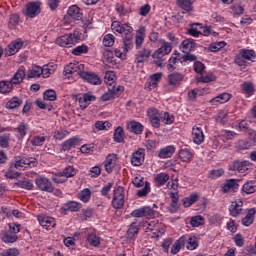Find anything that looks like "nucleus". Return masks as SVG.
I'll list each match as a JSON object with an SVG mask.
<instances>
[{"instance_id": "obj_1", "label": "nucleus", "mask_w": 256, "mask_h": 256, "mask_svg": "<svg viewBox=\"0 0 256 256\" xmlns=\"http://www.w3.org/2000/svg\"><path fill=\"white\" fill-rule=\"evenodd\" d=\"M80 37L81 36L79 35V32L75 31L74 33H69V34L60 36L59 38H57L56 43L60 47L69 48L72 45H75V43L79 41Z\"/></svg>"}, {"instance_id": "obj_2", "label": "nucleus", "mask_w": 256, "mask_h": 256, "mask_svg": "<svg viewBox=\"0 0 256 256\" xmlns=\"http://www.w3.org/2000/svg\"><path fill=\"white\" fill-rule=\"evenodd\" d=\"M124 205H125V188H123V186H118L116 189H114L112 207H114V209H122Z\"/></svg>"}, {"instance_id": "obj_3", "label": "nucleus", "mask_w": 256, "mask_h": 256, "mask_svg": "<svg viewBox=\"0 0 256 256\" xmlns=\"http://www.w3.org/2000/svg\"><path fill=\"white\" fill-rule=\"evenodd\" d=\"M123 91H125V87L116 86L115 82H112L108 87V92L102 95V101H111V99L119 97Z\"/></svg>"}, {"instance_id": "obj_4", "label": "nucleus", "mask_w": 256, "mask_h": 256, "mask_svg": "<svg viewBox=\"0 0 256 256\" xmlns=\"http://www.w3.org/2000/svg\"><path fill=\"white\" fill-rule=\"evenodd\" d=\"M112 31H115L116 33H119L122 35V37H126L128 35L133 34V27H131L129 24L121 23L120 21H114L111 24Z\"/></svg>"}, {"instance_id": "obj_5", "label": "nucleus", "mask_w": 256, "mask_h": 256, "mask_svg": "<svg viewBox=\"0 0 256 256\" xmlns=\"http://www.w3.org/2000/svg\"><path fill=\"white\" fill-rule=\"evenodd\" d=\"M39 165V162H37V158H20L19 160H16V162L12 165L15 169H21L24 167L25 169H33V167H37Z\"/></svg>"}, {"instance_id": "obj_6", "label": "nucleus", "mask_w": 256, "mask_h": 256, "mask_svg": "<svg viewBox=\"0 0 256 256\" xmlns=\"http://www.w3.org/2000/svg\"><path fill=\"white\" fill-rule=\"evenodd\" d=\"M36 187L40 191H45L46 193H53L55 187H53V182L47 177H39L35 179Z\"/></svg>"}, {"instance_id": "obj_7", "label": "nucleus", "mask_w": 256, "mask_h": 256, "mask_svg": "<svg viewBox=\"0 0 256 256\" xmlns=\"http://www.w3.org/2000/svg\"><path fill=\"white\" fill-rule=\"evenodd\" d=\"M147 115L150 120V123L154 129H159L161 127V113L155 107H150L147 110Z\"/></svg>"}, {"instance_id": "obj_8", "label": "nucleus", "mask_w": 256, "mask_h": 256, "mask_svg": "<svg viewBox=\"0 0 256 256\" xmlns=\"http://www.w3.org/2000/svg\"><path fill=\"white\" fill-rule=\"evenodd\" d=\"M37 219L41 227H43L44 229H47V231H51V229H54V227H56L57 225L55 218L49 217L45 214L38 215Z\"/></svg>"}, {"instance_id": "obj_9", "label": "nucleus", "mask_w": 256, "mask_h": 256, "mask_svg": "<svg viewBox=\"0 0 256 256\" xmlns=\"http://www.w3.org/2000/svg\"><path fill=\"white\" fill-rule=\"evenodd\" d=\"M239 190V180L228 179L221 185L222 193H237Z\"/></svg>"}, {"instance_id": "obj_10", "label": "nucleus", "mask_w": 256, "mask_h": 256, "mask_svg": "<svg viewBox=\"0 0 256 256\" xmlns=\"http://www.w3.org/2000/svg\"><path fill=\"white\" fill-rule=\"evenodd\" d=\"M161 79H163V73L162 72L152 74L147 79V82L145 84V89H147V91H153V89H157Z\"/></svg>"}, {"instance_id": "obj_11", "label": "nucleus", "mask_w": 256, "mask_h": 256, "mask_svg": "<svg viewBox=\"0 0 256 256\" xmlns=\"http://www.w3.org/2000/svg\"><path fill=\"white\" fill-rule=\"evenodd\" d=\"M183 79H185V76L183 74L179 72H174L167 76V84L170 87H174V89H177V87H181Z\"/></svg>"}, {"instance_id": "obj_12", "label": "nucleus", "mask_w": 256, "mask_h": 256, "mask_svg": "<svg viewBox=\"0 0 256 256\" xmlns=\"http://www.w3.org/2000/svg\"><path fill=\"white\" fill-rule=\"evenodd\" d=\"M131 163L134 167H141L142 163H145V149L138 148L131 155Z\"/></svg>"}, {"instance_id": "obj_13", "label": "nucleus", "mask_w": 256, "mask_h": 256, "mask_svg": "<svg viewBox=\"0 0 256 256\" xmlns=\"http://www.w3.org/2000/svg\"><path fill=\"white\" fill-rule=\"evenodd\" d=\"M80 77L90 85H101V77L94 72H80Z\"/></svg>"}, {"instance_id": "obj_14", "label": "nucleus", "mask_w": 256, "mask_h": 256, "mask_svg": "<svg viewBox=\"0 0 256 256\" xmlns=\"http://www.w3.org/2000/svg\"><path fill=\"white\" fill-rule=\"evenodd\" d=\"M132 217H155V210L149 206H144L134 210L131 213Z\"/></svg>"}, {"instance_id": "obj_15", "label": "nucleus", "mask_w": 256, "mask_h": 256, "mask_svg": "<svg viewBox=\"0 0 256 256\" xmlns=\"http://www.w3.org/2000/svg\"><path fill=\"white\" fill-rule=\"evenodd\" d=\"M41 13V6L37 2H29L26 6V16L33 19Z\"/></svg>"}, {"instance_id": "obj_16", "label": "nucleus", "mask_w": 256, "mask_h": 256, "mask_svg": "<svg viewBox=\"0 0 256 256\" xmlns=\"http://www.w3.org/2000/svg\"><path fill=\"white\" fill-rule=\"evenodd\" d=\"M172 49L173 47H171V44L169 42H164V44L152 54V57L153 59H161V57L169 55Z\"/></svg>"}, {"instance_id": "obj_17", "label": "nucleus", "mask_w": 256, "mask_h": 256, "mask_svg": "<svg viewBox=\"0 0 256 256\" xmlns=\"http://www.w3.org/2000/svg\"><path fill=\"white\" fill-rule=\"evenodd\" d=\"M192 139L196 145H201L205 141V134H203V128L194 126L192 128Z\"/></svg>"}, {"instance_id": "obj_18", "label": "nucleus", "mask_w": 256, "mask_h": 256, "mask_svg": "<svg viewBox=\"0 0 256 256\" xmlns=\"http://www.w3.org/2000/svg\"><path fill=\"white\" fill-rule=\"evenodd\" d=\"M73 73L81 75V73H83V64L70 63L67 66H65L64 75H73Z\"/></svg>"}, {"instance_id": "obj_19", "label": "nucleus", "mask_w": 256, "mask_h": 256, "mask_svg": "<svg viewBox=\"0 0 256 256\" xmlns=\"http://www.w3.org/2000/svg\"><path fill=\"white\" fill-rule=\"evenodd\" d=\"M96 97L94 95L85 93L83 94V96H81L78 99V103L80 105V109L85 110L86 108L89 107V105H91V101H95Z\"/></svg>"}, {"instance_id": "obj_20", "label": "nucleus", "mask_w": 256, "mask_h": 256, "mask_svg": "<svg viewBox=\"0 0 256 256\" xmlns=\"http://www.w3.org/2000/svg\"><path fill=\"white\" fill-rule=\"evenodd\" d=\"M232 171H238V173H245V171H249V161H235L230 166Z\"/></svg>"}, {"instance_id": "obj_21", "label": "nucleus", "mask_w": 256, "mask_h": 256, "mask_svg": "<svg viewBox=\"0 0 256 256\" xmlns=\"http://www.w3.org/2000/svg\"><path fill=\"white\" fill-rule=\"evenodd\" d=\"M243 211V201H234L231 203L229 212L232 217H238Z\"/></svg>"}, {"instance_id": "obj_22", "label": "nucleus", "mask_w": 256, "mask_h": 256, "mask_svg": "<svg viewBox=\"0 0 256 256\" xmlns=\"http://www.w3.org/2000/svg\"><path fill=\"white\" fill-rule=\"evenodd\" d=\"M126 127L130 133H135V135H141V133H143L142 124L135 120L128 122Z\"/></svg>"}, {"instance_id": "obj_23", "label": "nucleus", "mask_w": 256, "mask_h": 256, "mask_svg": "<svg viewBox=\"0 0 256 256\" xmlns=\"http://www.w3.org/2000/svg\"><path fill=\"white\" fill-rule=\"evenodd\" d=\"M67 15L75 21H81L83 19V13H81V9L77 5L70 6Z\"/></svg>"}, {"instance_id": "obj_24", "label": "nucleus", "mask_w": 256, "mask_h": 256, "mask_svg": "<svg viewBox=\"0 0 256 256\" xmlns=\"http://www.w3.org/2000/svg\"><path fill=\"white\" fill-rule=\"evenodd\" d=\"M83 205L79 202L69 201L65 203L62 207V211H70L72 213H77V211H81Z\"/></svg>"}, {"instance_id": "obj_25", "label": "nucleus", "mask_w": 256, "mask_h": 256, "mask_svg": "<svg viewBox=\"0 0 256 256\" xmlns=\"http://www.w3.org/2000/svg\"><path fill=\"white\" fill-rule=\"evenodd\" d=\"M181 49L183 53H191L197 49V43L193 39H186L182 42Z\"/></svg>"}, {"instance_id": "obj_26", "label": "nucleus", "mask_w": 256, "mask_h": 256, "mask_svg": "<svg viewBox=\"0 0 256 256\" xmlns=\"http://www.w3.org/2000/svg\"><path fill=\"white\" fill-rule=\"evenodd\" d=\"M79 145H81L79 138L72 137L62 144V151H71L73 147H79Z\"/></svg>"}, {"instance_id": "obj_27", "label": "nucleus", "mask_w": 256, "mask_h": 256, "mask_svg": "<svg viewBox=\"0 0 256 256\" xmlns=\"http://www.w3.org/2000/svg\"><path fill=\"white\" fill-rule=\"evenodd\" d=\"M185 243H187V235H183L173 244L171 248L172 255H177L181 251V247H185Z\"/></svg>"}, {"instance_id": "obj_28", "label": "nucleus", "mask_w": 256, "mask_h": 256, "mask_svg": "<svg viewBox=\"0 0 256 256\" xmlns=\"http://www.w3.org/2000/svg\"><path fill=\"white\" fill-rule=\"evenodd\" d=\"M47 71V68H41L40 66H34L32 69L28 70L27 78L28 79H35L36 77H41L43 73Z\"/></svg>"}, {"instance_id": "obj_29", "label": "nucleus", "mask_w": 256, "mask_h": 256, "mask_svg": "<svg viewBox=\"0 0 256 256\" xmlns=\"http://www.w3.org/2000/svg\"><path fill=\"white\" fill-rule=\"evenodd\" d=\"M19 239V236L17 234L7 231H3L1 233V240L3 243H16V241Z\"/></svg>"}, {"instance_id": "obj_30", "label": "nucleus", "mask_w": 256, "mask_h": 256, "mask_svg": "<svg viewBox=\"0 0 256 256\" xmlns=\"http://www.w3.org/2000/svg\"><path fill=\"white\" fill-rule=\"evenodd\" d=\"M174 153H175V146H167L162 148L158 152V157H160V159H169V157H173Z\"/></svg>"}, {"instance_id": "obj_31", "label": "nucleus", "mask_w": 256, "mask_h": 256, "mask_svg": "<svg viewBox=\"0 0 256 256\" xmlns=\"http://www.w3.org/2000/svg\"><path fill=\"white\" fill-rule=\"evenodd\" d=\"M255 208H251L248 210L246 216L242 219V225L245 227H249L250 225H253V221H255Z\"/></svg>"}, {"instance_id": "obj_32", "label": "nucleus", "mask_w": 256, "mask_h": 256, "mask_svg": "<svg viewBox=\"0 0 256 256\" xmlns=\"http://www.w3.org/2000/svg\"><path fill=\"white\" fill-rule=\"evenodd\" d=\"M256 192V180H250L244 183L242 186V193L246 195H252V193Z\"/></svg>"}, {"instance_id": "obj_33", "label": "nucleus", "mask_w": 256, "mask_h": 256, "mask_svg": "<svg viewBox=\"0 0 256 256\" xmlns=\"http://www.w3.org/2000/svg\"><path fill=\"white\" fill-rule=\"evenodd\" d=\"M86 241H88L89 245L92 247H99V245H101V237L97 236L95 232L88 233Z\"/></svg>"}, {"instance_id": "obj_34", "label": "nucleus", "mask_w": 256, "mask_h": 256, "mask_svg": "<svg viewBox=\"0 0 256 256\" xmlns=\"http://www.w3.org/2000/svg\"><path fill=\"white\" fill-rule=\"evenodd\" d=\"M23 47V42L19 40L12 41L8 45V53L9 55H15L16 53H19V50Z\"/></svg>"}, {"instance_id": "obj_35", "label": "nucleus", "mask_w": 256, "mask_h": 256, "mask_svg": "<svg viewBox=\"0 0 256 256\" xmlns=\"http://www.w3.org/2000/svg\"><path fill=\"white\" fill-rule=\"evenodd\" d=\"M149 57H151V50L144 48L136 55V61L137 63H145V61H148Z\"/></svg>"}, {"instance_id": "obj_36", "label": "nucleus", "mask_w": 256, "mask_h": 256, "mask_svg": "<svg viewBox=\"0 0 256 256\" xmlns=\"http://www.w3.org/2000/svg\"><path fill=\"white\" fill-rule=\"evenodd\" d=\"M115 159L116 156L114 154H110L106 157L105 169L107 173H113V169H115Z\"/></svg>"}, {"instance_id": "obj_37", "label": "nucleus", "mask_w": 256, "mask_h": 256, "mask_svg": "<svg viewBox=\"0 0 256 256\" xmlns=\"http://www.w3.org/2000/svg\"><path fill=\"white\" fill-rule=\"evenodd\" d=\"M176 4L180 9H183V11H187V13L193 11V0H177Z\"/></svg>"}, {"instance_id": "obj_38", "label": "nucleus", "mask_w": 256, "mask_h": 256, "mask_svg": "<svg viewBox=\"0 0 256 256\" xmlns=\"http://www.w3.org/2000/svg\"><path fill=\"white\" fill-rule=\"evenodd\" d=\"M113 55V51L111 50H106L103 53L104 62L106 63V65H109V67L117 65V62L115 61V57Z\"/></svg>"}, {"instance_id": "obj_39", "label": "nucleus", "mask_w": 256, "mask_h": 256, "mask_svg": "<svg viewBox=\"0 0 256 256\" xmlns=\"http://www.w3.org/2000/svg\"><path fill=\"white\" fill-rule=\"evenodd\" d=\"M23 79H25V71L19 69L11 78L10 82L12 85H20V83H23Z\"/></svg>"}, {"instance_id": "obj_40", "label": "nucleus", "mask_w": 256, "mask_h": 256, "mask_svg": "<svg viewBox=\"0 0 256 256\" xmlns=\"http://www.w3.org/2000/svg\"><path fill=\"white\" fill-rule=\"evenodd\" d=\"M13 91V84L11 81L2 80L0 81V93L2 95H7V93H11Z\"/></svg>"}, {"instance_id": "obj_41", "label": "nucleus", "mask_w": 256, "mask_h": 256, "mask_svg": "<svg viewBox=\"0 0 256 256\" xmlns=\"http://www.w3.org/2000/svg\"><path fill=\"white\" fill-rule=\"evenodd\" d=\"M169 196L171 198V211L175 213L179 209V192H170Z\"/></svg>"}, {"instance_id": "obj_42", "label": "nucleus", "mask_w": 256, "mask_h": 256, "mask_svg": "<svg viewBox=\"0 0 256 256\" xmlns=\"http://www.w3.org/2000/svg\"><path fill=\"white\" fill-rule=\"evenodd\" d=\"M231 99V94L229 93H222L215 98H213L210 103L211 105H217V103H227Z\"/></svg>"}, {"instance_id": "obj_43", "label": "nucleus", "mask_w": 256, "mask_h": 256, "mask_svg": "<svg viewBox=\"0 0 256 256\" xmlns=\"http://www.w3.org/2000/svg\"><path fill=\"white\" fill-rule=\"evenodd\" d=\"M179 157L184 163H189L193 161V152L189 149H182L179 151Z\"/></svg>"}, {"instance_id": "obj_44", "label": "nucleus", "mask_w": 256, "mask_h": 256, "mask_svg": "<svg viewBox=\"0 0 256 256\" xmlns=\"http://www.w3.org/2000/svg\"><path fill=\"white\" fill-rule=\"evenodd\" d=\"M23 105V100L19 97H13L6 103V109H17Z\"/></svg>"}, {"instance_id": "obj_45", "label": "nucleus", "mask_w": 256, "mask_h": 256, "mask_svg": "<svg viewBox=\"0 0 256 256\" xmlns=\"http://www.w3.org/2000/svg\"><path fill=\"white\" fill-rule=\"evenodd\" d=\"M114 141L116 143H123L125 141V131L123 127L118 126L114 131Z\"/></svg>"}, {"instance_id": "obj_46", "label": "nucleus", "mask_w": 256, "mask_h": 256, "mask_svg": "<svg viewBox=\"0 0 256 256\" xmlns=\"http://www.w3.org/2000/svg\"><path fill=\"white\" fill-rule=\"evenodd\" d=\"M239 55L243 57L245 61H253L255 59L256 54L253 50L241 49L239 51Z\"/></svg>"}, {"instance_id": "obj_47", "label": "nucleus", "mask_w": 256, "mask_h": 256, "mask_svg": "<svg viewBox=\"0 0 256 256\" xmlns=\"http://www.w3.org/2000/svg\"><path fill=\"white\" fill-rule=\"evenodd\" d=\"M16 187H20V189H26L27 191H32L33 189V181L31 180H19L15 183Z\"/></svg>"}, {"instance_id": "obj_48", "label": "nucleus", "mask_w": 256, "mask_h": 256, "mask_svg": "<svg viewBox=\"0 0 256 256\" xmlns=\"http://www.w3.org/2000/svg\"><path fill=\"white\" fill-rule=\"evenodd\" d=\"M167 181H169V174L167 173H160L157 174L155 177V183L157 184L158 187L165 185Z\"/></svg>"}, {"instance_id": "obj_49", "label": "nucleus", "mask_w": 256, "mask_h": 256, "mask_svg": "<svg viewBox=\"0 0 256 256\" xmlns=\"http://www.w3.org/2000/svg\"><path fill=\"white\" fill-rule=\"evenodd\" d=\"M123 44H124V53H127V51H129V49H133V34L124 36Z\"/></svg>"}, {"instance_id": "obj_50", "label": "nucleus", "mask_w": 256, "mask_h": 256, "mask_svg": "<svg viewBox=\"0 0 256 256\" xmlns=\"http://www.w3.org/2000/svg\"><path fill=\"white\" fill-rule=\"evenodd\" d=\"M186 241L188 243L187 249H189L190 251H195V249H197V247H199V242L197 241V237H195V236L189 237L187 235Z\"/></svg>"}, {"instance_id": "obj_51", "label": "nucleus", "mask_w": 256, "mask_h": 256, "mask_svg": "<svg viewBox=\"0 0 256 256\" xmlns=\"http://www.w3.org/2000/svg\"><path fill=\"white\" fill-rule=\"evenodd\" d=\"M242 91L246 93V95H253L255 93V85L252 82H244L242 84Z\"/></svg>"}, {"instance_id": "obj_52", "label": "nucleus", "mask_w": 256, "mask_h": 256, "mask_svg": "<svg viewBox=\"0 0 256 256\" xmlns=\"http://www.w3.org/2000/svg\"><path fill=\"white\" fill-rule=\"evenodd\" d=\"M190 225L192 227H201V225H205V218L201 215L193 216L190 220Z\"/></svg>"}, {"instance_id": "obj_53", "label": "nucleus", "mask_w": 256, "mask_h": 256, "mask_svg": "<svg viewBox=\"0 0 256 256\" xmlns=\"http://www.w3.org/2000/svg\"><path fill=\"white\" fill-rule=\"evenodd\" d=\"M213 81H217V76L213 73H208L207 75L201 76L197 79L198 83H211Z\"/></svg>"}, {"instance_id": "obj_54", "label": "nucleus", "mask_w": 256, "mask_h": 256, "mask_svg": "<svg viewBox=\"0 0 256 256\" xmlns=\"http://www.w3.org/2000/svg\"><path fill=\"white\" fill-rule=\"evenodd\" d=\"M78 198L83 203H88L89 199H91V190L89 188H85L78 194Z\"/></svg>"}, {"instance_id": "obj_55", "label": "nucleus", "mask_w": 256, "mask_h": 256, "mask_svg": "<svg viewBox=\"0 0 256 256\" xmlns=\"http://www.w3.org/2000/svg\"><path fill=\"white\" fill-rule=\"evenodd\" d=\"M43 97L45 101H57V92L53 89L46 90Z\"/></svg>"}, {"instance_id": "obj_56", "label": "nucleus", "mask_w": 256, "mask_h": 256, "mask_svg": "<svg viewBox=\"0 0 256 256\" xmlns=\"http://www.w3.org/2000/svg\"><path fill=\"white\" fill-rule=\"evenodd\" d=\"M85 53H89V47L85 44L77 46L72 50V54L76 56L83 55Z\"/></svg>"}, {"instance_id": "obj_57", "label": "nucleus", "mask_w": 256, "mask_h": 256, "mask_svg": "<svg viewBox=\"0 0 256 256\" xmlns=\"http://www.w3.org/2000/svg\"><path fill=\"white\" fill-rule=\"evenodd\" d=\"M160 121L162 123H165V125H171L175 121V117L170 116L169 112H164L163 114H160Z\"/></svg>"}, {"instance_id": "obj_58", "label": "nucleus", "mask_w": 256, "mask_h": 256, "mask_svg": "<svg viewBox=\"0 0 256 256\" xmlns=\"http://www.w3.org/2000/svg\"><path fill=\"white\" fill-rule=\"evenodd\" d=\"M198 29H203V26H201V24H193L188 30L189 35H192V37H199V35H202V32Z\"/></svg>"}, {"instance_id": "obj_59", "label": "nucleus", "mask_w": 256, "mask_h": 256, "mask_svg": "<svg viewBox=\"0 0 256 256\" xmlns=\"http://www.w3.org/2000/svg\"><path fill=\"white\" fill-rule=\"evenodd\" d=\"M104 47H113L115 45V36L113 34H107L103 38Z\"/></svg>"}, {"instance_id": "obj_60", "label": "nucleus", "mask_w": 256, "mask_h": 256, "mask_svg": "<svg viewBox=\"0 0 256 256\" xmlns=\"http://www.w3.org/2000/svg\"><path fill=\"white\" fill-rule=\"evenodd\" d=\"M62 173L66 179H69L77 175V170L73 166H67Z\"/></svg>"}, {"instance_id": "obj_61", "label": "nucleus", "mask_w": 256, "mask_h": 256, "mask_svg": "<svg viewBox=\"0 0 256 256\" xmlns=\"http://www.w3.org/2000/svg\"><path fill=\"white\" fill-rule=\"evenodd\" d=\"M226 45L227 43H225V41L212 43L209 46V51H211L212 53H217V51H220V49H223V47H225Z\"/></svg>"}, {"instance_id": "obj_62", "label": "nucleus", "mask_w": 256, "mask_h": 256, "mask_svg": "<svg viewBox=\"0 0 256 256\" xmlns=\"http://www.w3.org/2000/svg\"><path fill=\"white\" fill-rule=\"evenodd\" d=\"M52 181L57 184L67 183V178L64 176L63 172H58L52 176Z\"/></svg>"}, {"instance_id": "obj_63", "label": "nucleus", "mask_w": 256, "mask_h": 256, "mask_svg": "<svg viewBox=\"0 0 256 256\" xmlns=\"http://www.w3.org/2000/svg\"><path fill=\"white\" fill-rule=\"evenodd\" d=\"M46 140H47V137L45 136H35L31 140V145H34L36 147H41L42 145H44Z\"/></svg>"}, {"instance_id": "obj_64", "label": "nucleus", "mask_w": 256, "mask_h": 256, "mask_svg": "<svg viewBox=\"0 0 256 256\" xmlns=\"http://www.w3.org/2000/svg\"><path fill=\"white\" fill-rule=\"evenodd\" d=\"M1 256H19V250L17 248H10L5 250Z\"/></svg>"}]
</instances>
